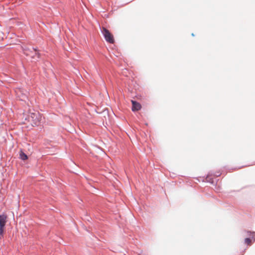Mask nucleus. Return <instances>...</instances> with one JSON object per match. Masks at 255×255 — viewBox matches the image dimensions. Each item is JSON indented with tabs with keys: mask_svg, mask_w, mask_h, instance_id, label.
Wrapping results in <instances>:
<instances>
[{
	"mask_svg": "<svg viewBox=\"0 0 255 255\" xmlns=\"http://www.w3.org/2000/svg\"><path fill=\"white\" fill-rule=\"evenodd\" d=\"M131 103H132V111L134 112V111H139V110H140V109L141 108V105L136 102V101H133V100H131Z\"/></svg>",
	"mask_w": 255,
	"mask_h": 255,
	"instance_id": "obj_5",
	"label": "nucleus"
},
{
	"mask_svg": "<svg viewBox=\"0 0 255 255\" xmlns=\"http://www.w3.org/2000/svg\"><path fill=\"white\" fill-rule=\"evenodd\" d=\"M34 51H35V55L38 57V58H39L40 57V54L39 52H38L37 51V50L35 49H34L33 48L32 49Z\"/></svg>",
	"mask_w": 255,
	"mask_h": 255,
	"instance_id": "obj_9",
	"label": "nucleus"
},
{
	"mask_svg": "<svg viewBox=\"0 0 255 255\" xmlns=\"http://www.w3.org/2000/svg\"><path fill=\"white\" fill-rule=\"evenodd\" d=\"M19 156H20V158L23 160H26L27 159V155H26L23 152H22V151H21L20 152V153H19Z\"/></svg>",
	"mask_w": 255,
	"mask_h": 255,
	"instance_id": "obj_6",
	"label": "nucleus"
},
{
	"mask_svg": "<svg viewBox=\"0 0 255 255\" xmlns=\"http://www.w3.org/2000/svg\"><path fill=\"white\" fill-rule=\"evenodd\" d=\"M101 31L107 42L110 43H114L115 40L114 36L107 29H106L105 27H102Z\"/></svg>",
	"mask_w": 255,
	"mask_h": 255,
	"instance_id": "obj_3",
	"label": "nucleus"
},
{
	"mask_svg": "<svg viewBox=\"0 0 255 255\" xmlns=\"http://www.w3.org/2000/svg\"><path fill=\"white\" fill-rule=\"evenodd\" d=\"M7 216L5 214L0 215V239L3 237L5 227L7 222Z\"/></svg>",
	"mask_w": 255,
	"mask_h": 255,
	"instance_id": "obj_2",
	"label": "nucleus"
},
{
	"mask_svg": "<svg viewBox=\"0 0 255 255\" xmlns=\"http://www.w3.org/2000/svg\"><path fill=\"white\" fill-rule=\"evenodd\" d=\"M248 233V235L249 236H250L252 237V238L255 241V232H251L250 231H248L247 232Z\"/></svg>",
	"mask_w": 255,
	"mask_h": 255,
	"instance_id": "obj_7",
	"label": "nucleus"
},
{
	"mask_svg": "<svg viewBox=\"0 0 255 255\" xmlns=\"http://www.w3.org/2000/svg\"><path fill=\"white\" fill-rule=\"evenodd\" d=\"M15 93L17 97L21 101H25L27 98V92L22 89L18 88L15 90Z\"/></svg>",
	"mask_w": 255,
	"mask_h": 255,
	"instance_id": "obj_4",
	"label": "nucleus"
},
{
	"mask_svg": "<svg viewBox=\"0 0 255 255\" xmlns=\"http://www.w3.org/2000/svg\"><path fill=\"white\" fill-rule=\"evenodd\" d=\"M245 243L248 245L250 246L251 245V240L250 238H246L245 240Z\"/></svg>",
	"mask_w": 255,
	"mask_h": 255,
	"instance_id": "obj_8",
	"label": "nucleus"
},
{
	"mask_svg": "<svg viewBox=\"0 0 255 255\" xmlns=\"http://www.w3.org/2000/svg\"><path fill=\"white\" fill-rule=\"evenodd\" d=\"M41 118V116L38 112L30 113L28 120L31 123L32 125L37 126L40 123Z\"/></svg>",
	"mask_w": 255,
	"mask_h": 255,
	"instance_id": "obj_1",
	"label": "nucleus"
},
{
	"mask_svg": "<svg viewBox=\"0 0 255 255\" xmlns=\"http://www.w3.org/2000/svg\"><path fill=\"white\" fill-rule=\"evenodd\" d=\"M24 53L27 55H30V54L28 52V51L26 50H24Z\"/></svg>",
	"mask_w": 255,
	"mask_h": 255,
	"instance_id": "obj_10",
	"label": "nucleus"
}]
</instances>
